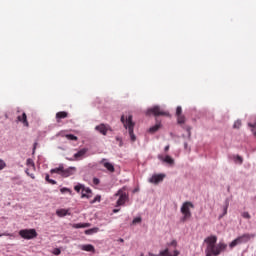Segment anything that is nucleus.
<instances>
[{
	"label": "nucleus",
	"instance_id": "30",
	"mask_svg": "<svg viewBox=\"0 0 256 256\" xmlns=\"http://www.w3.org/2000/svg\"><path fill=\"white\" fill-rule=\"evenodd\" d=\"M91 203H101V195H97L92 201Z\"/></svg>",
	"mask_w": 256,
	"mask_h": 256
},
{
	"label": "nucleus",
	"instance_id": "17",
	"mask_svg": "<svg viewBox=\"0 0 256 256\" xmlns=\"http://www.w3.org/2000/svg\"><path fill=\"white\" fill-rule=\"evenodd\" d=\"M80 249L82 251H87L88 253H95V246L91 245V244H85L80 246Z\"/></svg>",
	"mask_w": 256,
	"mask_h": 256
},
{
	"label": "nucleus",
	"instance_id": "2",
	"mask_svg": "<svg viewBox=\"0 0 256 256\" xmlns=\"http://www.w3.org/2000/svg\"><path fill=\"white\" fill-rule=\"evenodd\" d=\"M256 234L255 233H244L241 236H238L235 238L232 242H230L229 247L230 249H233L237 247V245H243L245 243H249L251 239H255Z\"/></svg>",
	"mask_w": 256,
	"mask_h": 256
},
{
	"label": "nucleus",
	"instance_id": "29",
	"mask_svg": "<svg viewBox=\"0 0 256 256\" xmlns=\"http://www.w3.org/2000/svg\"><path fill=\"white\" fill-rule=\"evenodd\" d=\"M141 221H142L141 216H138L133 219L132 224L137 225V224L141 223Z\"/></svg>",
	"mask_w": 256,
	"mask_h": 256
},
{
	"label": "nucleus",
	"instance_id": "35",
	"mask_svg": "<svg viewBox=\"0 0 256 256\" xmlns=\"http://www.w3.org/2000/svg\"><path fill=\"white\" fill-rule=\"evenodd\" d=\"M185 129L188 133V137H191V126H186Z\"/></svg>",
	"mask_w": 256,
	"mask_h": 256
},
{
	"label": "nucleus",
	"instance_id": "44",
	"mask_svg": "<svg viewBox=\"0 0 256 256\" xmlns=\"http://www.w3.org/2000/svg\"><path fill=\"white\" fill-rule=\"evenodd\" d=\"M171 245H174L175 247H177V241L173 240Z\"/></svg>",
	"mask_w": 256,
	"mask_h": 256
},
{
	"label": "nucleus",
	"instance_id": "28",
	"mask_svg": "<svg viewBox=\"0 0 256 256\" xmlns=\"http://www.w3.org/2000/svg\"><path fill=\"white\" fill-rule=\"evenodd\" d=\"M241 216L243 217V219H251V214H249V212L247 211L242 212Z\"/></svg>",
	"mask_w": 256,
	"mask_h": 256
},
{
	"label": "nucleus",
	"instance_id": "45",
	"mask_svg": "<svg viewBox=\"0 0 256 256\" xmlns=\"http://www.w3.org/2000/svg\"><path fill=\"white\" fill-rule=\"evenodd\" d=\"M169 145L165 146L164 151H169Z\"/></svg>",
	"mask_w": 256,
	"mask_h": 256
},
{
	"label": "nucleus",
	"instance_id": "19",
	"mask_svg": "<svg viewBox=\"0 0 256 256\" xmlns=\"http://www.w3.org/2000/svg\"><path fill=\"white\" fill-rule=\"evenodd\" d=\"M104 167L110 171V173H113L115 171V166H113V164L109 163V162H105L104 163Z\"/></svg>",
	"mask_w": 256,
	"mask_h": 256
},
{
	"label": "nucleus",
	"instance_id": "49",
	"mask_svg": "<svg viewBox=\"0 0 256 256\" xmlns=\"http://www.w3.org/2000/svg\"><path fill=\"white\" fill-rule=\"evenodd\" d=\"M30 177L32 178V179H35V176L32 174V175H30Z\"/></svg>",
	"mask_w": 256,
	"mask_h": 256
},
{
	"label": "nucleus",
	"instance_id": "27",
	"mask_svg": "<svg viewBox=\"0 0 256 256\" xmlns=\"http://www.w3.org/2000/svg\"><path fill=\"white\" fill-rule=\"evenodd\" d=\"M66 139H68L69 141H77V136L73 135V134H67Z\"/></svg>",
	"mask_w": 256,
	"mask_h": 256
},
{
	"label": "nucleus",
	"instance_id": "1",
	"mask_svg": "<svg viewBox=\"0 0 256 256\" xmlns=\"http://www.w3.org/2000/svg\"><path fill=\"white\" fill-rule=\"evenodd\" d=\"M204 243H206V256H219L221 253L227 251V244L224 242L217 244V236L215 235L205 238Z\"/></svg>",
	"mask_w": 256,
	"mask_h": 256
},
{
	"label": "nucleus",
	"instance_id": "24",
	"mask_svg": "<svg viewBox=\"0 0 256 256\" xmlns=\"http://www.w3.org/2000/svg\"><path fill=\"white\" fill-rule=\"evenodd\" d=\"M177 122L180 124V125H183V123H185V116L183 114H180L177 116Z\"/></svg>",
	"mask_w": 256,
	"mask_h": 256
},
{
	"label": "nucleus",
	"instance_id": "33",
	"mask_svg": "<svg viewBox=\"0 0 256 256\" xmlns=\"http://www.w3.org/2000/svg\"><path fill=\"white\" fill-rule=\"evenodd\" d=\"M181 113H183V108H181V106H178L176 108V115L179 116V115H182Z\"/></svg>",
	"mask_w": 256,
	"mask_h": 256
},
{
	"label": "nucleus",
	"instance_id": "31",
	"mask_svg": "<svg viewBox=\"0 0 256 256\" xmlns=\"http://www.w3.org/2000/svg\"><path fill=\"white\" fill-rule=\"evenodd\" d=\"M241 127V120H237L234 122L233 128L234 129H239Z\"/></svg>",
	"mask_w": 256,
	"mask_h": 256
},
{
	"label": "nucleus",
	"instance_id": "7",
	"mask_svg": "<svg viewBox=\"0 0 256 256\" xmlns=\"http://www.w3.org/2000/svg\"><path fill=\"white\" fill-rule=\"evenodd\" d=\"M165 177H167V175H165L164 173L153 174L148 179V183H151L152 185H159V183H163Z\"/></svg>",
	"mask_w": 256,
	"mask_h": 256
},
{
	"label": "nucleus",
	"instance_id": "20",
	"mask_svg": "<svg viewBox=\"0 0 256 256\" xmlns=\"http://www.w3.org/2000/svg\"><path fill=\"white\" fill-rule=\"evenodd\" d=\"M121 122L123 123L125 129L129 127V118L125 117V115L121 116Z\"/></svg>",
	"mask_w": 256,
	"mask_h": 256
},
{
	"label": "nucleus",
	"instance_id": "21",
	"mask_svg": "<svg viewBox=\"0 0 256 256\" xmlns=\"http://www.w3.org/2000/svg\"><path fill=\"white\" fill-rule=\"evenodd\" d=\"M90 226L91 224L89 223H79L74 225L75 229H85L86 227H90Z\"/></svg>",
	"mask_w": 256,
	"mask_h": 256
},
{
	"label": "nucleus",
	"instance_id": "9",
	"mask_svg": "<svg viewBox=\"0 0 256 256\" xmlns=\"http://www.w3.org/2000/svg\"><path fill=\"white\" fill-rule=\"evenodd\" d=\"M179 251L178 250H174V251H169V248H166L164 250H161L158 254H151L149 253V255L151 256H179Z\"/></svg>",
	"mask_w": 256,
	"mask_h": 256
},
{
	"label": "nucleus",
	"instance_id": "50",
	"mask_svg": "<svg viewBox=\"0 0 256 256\" xmlns=\"http://www.w3.org/2000/svg\"><path fill=\"white\" fill-rule=\"evenodd\" d=\"M133 193H137V189L133 190Z\"/></svg>",
	"mask_w": 256,
	"mask_h": 256
},
{
	"label": "nucleus",
	"instance_id": "48",
	"mask_svg": "<svg viewBox=\"0 0 256 256\" xmlns=\"http://www.w3.org/2000/svg\"><path fill=\"white\" fill-rule=\"evenodd\" d=\"M184 147H185V149H187V142L184 143Z\"/></svg>",
	"mask_w": 256,
	"mask_h": 256
},
{
	"label": "nucleus",
	"instance_id": "5",
	"mask_svg": "<svg viewBox=\"0 0 256 256\" xmlns=\"http://www.w3.org/2000/svg\"><path fill=\"white\" fill-rule=\"evenodd\" d=\"M19 235L20 237H22V239H27V240L35 239V237H37V230L22 229L19 231Z\"/></svg>",
	"mask_w": 256,
	"mask_h": 256
},
{
	"label": "nucleus",
	"instance_id": "47",
	"mask_svg": "<svg viewBox=\"0 0 256 256\" xmlns=\"http://www.w3.org/2000/svg\"><path fill=\"white\" fill-rule=\"evenodd\" d=\"M37 149V143L34 144V151Z\"/></svg>",
	"mask_w": 256,
	"mask_h": 256
},
{
	"label": "nucleus",
	"instance_id": "22",
	"mask_svg": "<svg viewBox=\"0 0 256 256\" xmlns=\"http://www.w3.org/2000/svg\"><path fill=\"white\" fill-rule=\"evenodd\" d=\"M161 128V124H155L154 126L149 128V133H156Z\"/></svg>",
	"mask_w": 256,
	"mask_h": 256
},
{
	"label": "nucleus",
	"instance_id": "3",
	"mask_svg": "<svg viewBox=\"0 0 256 256\" xmlns=\"http://www.w3.org/2000/svg\"><path fill=\"white\" fill-rule=\"evenodd\" d=\"M74 191L81 193V199H91V197H93V190L81 183L74 186Z\"/></svg>",
	"mask_w": 256,
	"mask_h": 256
},
{
	"label": "nucleus",
	"instance_id": "11",
	"mask_svg": "<svg viewBox=\"0 0 256 256\" xmlns=\"http://www.w3.org/2000/svg\"><path fill=\"white\" fill-rule=\"evenodd\" d=\"M115 197H118V200L116 202V207H121V205H125V201L127 199V195L123 194L122 191H119Z\"/></svg>",
	"mask_w": 256,
	"mask_h": 256
},
{
	"label": "nucleus",
	"instance_id": "12",
	"mask_svg": "<svg viewBox=\"0 0 256 256\" xmlns=\"http://www.w3.org/2000/svg\"><path fill=\"white\" fill-rule=\"evenodd\" d=\"M87 151H89V149L83 148L80 151H78L77 153H75L74 161H81V159H83V157H85V155L87 154Z\"/></svg>",
	"mask_w": 256,
	"mask_h": 256
},
{
	"label": "nucleus",
	"instance_id": "41",
	"mask_svg": "<svg viewBox=\"0 0 256 256\" xmlns=\"http://www.w3.org/2000/svg\"><path fill=\"white\" fill-rule=\"evenodd\" d=\"M91 231L92 233H99V228H92Z\"/></svg>",
	"mask_w": 256,
	"mask_h": 256
},
{
	"label": "nucleus",
	"instance_id": "40",
	"mask_svg": "<svg viewBox=\"0 0 256 256\" xmlns=\"http://www.w3.org/2000/svg\"><path fill=\"white\" fill-rule=\"evenodd\" d=\"M93 183H94V185H99V179L94 178V179H93Z\"/></svg>",
	"mask_w": 256,
	"mask_h": 256
},
{
	"label": "nucleus",
	"instance_id": "18",
	"mask_svg": "<svg viewBox=\"0 0 256 256\" xmlns=\"http://www.w3.org/2000/svg\"><path fill=\"white\" fill-rule=\"evenodd\" d=\"M251 122H248V127L251 128L253 135L256 137V116H253Z\"/></svg>",
	"mask_w": 256,
	"mask_h": 256
},
{
	"label": "nucleus",
	"instance_id": "51",
	"mask_svg": "<svg viewBox=\"0 0 256 256\" xmlns=\"http://www.w3.org/2000/svg\"><path fill=\"white\" fill-rule=\"evenodd\" d=\"M26 173H27V175H29V172H28V170H26Z\"/></svg>",
	"mask_w": 256,
	"mask_h": 256
},
{
	"label": "nucleus",
	"instance_id": "10",
	"mask_svg": "<svg viewBox=\"0 0 256 256\" xmlns=\"http://www.w3.org/2000/svg\"><path fill=\"white\" fill-rule=\"evenodd\" d=\"M157 157L162 163H166L167 165H175V159L169 155L163 156L162 154H159Z\"/></svg>",
	"mask_w": 256,
	"mask_h": 256
},
{
	"label": "nucleus",
	"instance_id": "23",
	"mask_svg": "<svg viewBox=\"0 0 256 256\" xmlns=\"http://www.w3.org/2000/svg\"><path fill=\"white\" fill-rule=\"evenodd\" d=\"M56 214L58 215V217H65V215H67V210L65 209L57 210Z\"/></svg>",
	"mask_w": 256,
	"mask_h": 256
},
{
	"label": "nucleus",
	"instance_id": "34",
	"mask_svg": "<svg viewBox=\"0 0 256 256\" xmlns=\"http://www.w3.org/2000/svg\"><path fill=\"white\" fill-rule=\"evenodd\" d=\"M61 193H71V190L69 188H62L60 189Z\"/></svg>",
	"mask_w": 256,
	"mask_h": 256
},
{
	"label": "nucleus",
	"instance_id": "15",
	"mask_svg": "<svg viewBox=\"0 0 256 256\" xmlns=\"http://www.w3.org/2000/svg\"><path fill=\"white\" fill-rule=\"evenodd\" d=\"M17 121L22 123L24 127H29V121H27V114L23 113L21 116L17 117Z\"/></svg>",
	"mask_w": 256,
	"mask_h": 256
},
{
	"label": "nucleus",
	"instance_id": "36",
	"mask_svg": "<svg viewBox=\"0 0 256 256\" xmlns=\"http://www.w3.org/2000/svg\"><path fill=\"white\" fill-rule=\"evenodd\" d=\"M53 253L54 255H61V250L59 248H56Z\"/></svg>",
	"mask_w": 256,
	"mask_h": 256
},
{
	"label": "nucleus",
	"instance_id": "52",
	"mask_svg": "<svg viewBox=\"0 0 256 256\" xmlns=\"http://www.w3.org/2000/svg\"><path fill=\"white\" fill-rule=\"evenodd\" d=\"M121 145H122V144H121V142H120V147H121Z\"/></svg>",
	"mask_w": 256,
	"mask_h": 256
},
{
	"label": "nucleus",
	"instance_id": "16",
	"mask_svg": "<svg viewBox=\"0 0 256 256\" xmlns=\"http://www.w3.org/2000/svg\"><path fill=\"white\" fill-rule=\"evenodd\" d=\"M69 117V113L65 111H60L56 113V121L59 123L61 119H67Z\"/></svg>",
	"mask_w": 256,
	"mask_h": 256
},
{
	"label": "nucleus",
	"instance_id": "13",
	"mask_svg": "<svg viewBox=\"0 0 256 256\" xmlns=\"http://www.w3.org/2000/svg\"><path fill=\"white\" fill-rule=\"evenodd\" d=\"M129 135H130V140L132 142L137 141V136L133 134V120L131 119V116L129 117Z\"/></svg>",
	"mask_w": 256,
	"mask_h": 256
},
{
	"label": "nucleus",
	"instance_id": "37",
	"mask_svg": "<svg viewBox=\"0 0 256 256\" xmlns=\"http://www.w3.org/2000/svg\"><path fill=\"white\" fill-rule=\"evenodd\" d=\"M48 183H50V185H57V181L53 180V179H50L48 181Z\"/></svg>",
	"mask_w": 256,
	"mask_h": 256
},
{
	"label": "nucleus",
	"instance_id": "6",
	"mask_svg": "<svg viewBox=\"0 0 256 256\" xmlns=\"http://www.w3.org/2000/svg\"><path fill=\"white\" fill-rule=\"evenodd\" d=\"M71 169L73 168H69V169H65L63 167V165H60L57 168H53L50 170V173L53 175V173H57V175H61L62 177H70L71 173Z\"/></svg>",
	"mask_w": 256,
	"mask_h": 256
},
{
	"label": "nucleus",
	"instance_id": "46",
	"mask_svg": "<svg viewBox=\"0 0 256 256\" xmlns=\"http://www.w3.org/2000/svg\"><path fill=\"white\" fill-rule=\"evenodd\" d=\"M113 213H119V209H114Z\"/></svg>",
	"mask_w": 256,
	"mask_h": 256
},
{
	"label": "nucleus",
	"instance_id": "38",
	"mask_svg": "<svg viewBox=\"0 0 256 256\" xmlns=\"http://www.w3.org/2000/svg\"><path fill=\"white\" fill-rule=\"evenodd\" d=\"M227 209H229V204H226V206L224 207L223 215H227Z\"/></svg>",
	"mask_w": 256,
	"mask_h": 256
},
{
	"label": "nucleus",
	"instance_id": "8",
	"mask_svg": "<svg viewBox=\"0 0 256 256\" xmlns=\"http://www.w3.org/2000/svg\"><path fill=\"white\" fill-rule=\"evenodd\" d=\"M146 115H155V117H159L160 115H169V113L161 110L159 106H154L147 110Z\"/></svg>",
	"mask_w": 256,
	"mask_h": 256
},
{
	"label": "nucleus",
	"instance_id": "26",
	"mask_svg": "<svg viewBox=\"0 0 256 256\" xmlns=\"http://www.w3.org/2000/svg\"><path fill=\"white\" fill-rule=\"evenodd\" d=\"M26 165H27L28 167H32L33 169H35V162H33V159H31V158H28V159L26 160Z\"/></svg>",
	"mask_w": 256,
	"mask_h": 256
},
{
	"label": "nucleus",
	"instance_id": "25",
	"mask_svg": "<svg viewBox=\"0 0 256 256\" xmlns=\"http://www.w3.org/2000/svg\"><path fill=\"white\" fill-rule=\"evenodd\" d=\"M234 162L239 163V165H243V157L239 155L234 156Z\"/></svg>",
	"mask_w": 256,
	"mask_h": 256
},
{
	"label": "nucleus",
	"instance_id": "14",
	"mask_svg": "<svg viewBox=\"0 0 256 256\" xmlns=\"http://www.w3.org/2000/svg\"><path fill=\"white\" fill-rule=\"evenodd\" d=\"M95 129H96V131L101 133V135H107V131H109V126H107L105 124H100V125L96 126Z\"/></svg>",
	"mask_w": 256,
	"mask_h": 256
},
{
	"label": "nucleus",
	"instance_id": "43",
	"mask_svg": "<svg viewBox=\"0 0 256 256\" xmlns=\"http://www.w3.org/2000/svg\"><path fill=\"white\" fill-rule=\"evenodd\" d=\"M9 236H11V234H7V233L0 234V237H9Z\"/></svg>",
	"mask_w": 256,
	"mask_h": 256
},
{
	"label": "nucleus",
	"instance_id": "4",
	"mask_svg": "<svg viewBox=\"0 0 256 256\" xmlns=\"http://www.w3.org/2000/svg\"><path fill=\"white\" fill-rule=\"evenodd\" d=\"M195 206L191 202H184L180 208V212L182 213L183 217L181 218V221L185 223L187 219H191V209H193Z\"/></svg>",
	"mask_w": 256,
	"mask_h": 256
},
{
	"label": "nucleus",
	"instance_id": "39",
	"mask_svg": "<svg viewBox=\"0 0 256 256\" xmlns=\"http://www.w3.org/2000/svg\"><path fill=\"white\" fill-rule=\"evenodd\" d=\"M85 234L86 235H91V234H93V230L88 229V230L85 231Z\"/></svg>",
	"mask_w": 256,
	"mask_h": 256
},
{
	"label": "nucleus",
	"instance_id": "32",
	"mask_svg": "<svg viewBox=\"0 0 256 256\" xmlns=\"http://www.w3.org/2000/svg\"><path fill=\"white\" fill-rule=\"evenodd\" d=\"M5 167H7V164L5 163V161L0 159V171H3Z\"/></svg>",
	"mask_w": 256,
	"mask_h": 256
},
{
	"label": "nucleus",
	"instance_id": "42",
	"mask_svg": "<svg viewBox=\"0 0 256 256\" xmlns=\"http://www.w3.org/2000/svg\"><path fill=\"white\" fill-rule=\"evenodd\" d=\"M45 180L47 181V183H49V181L51 180V178H49V174L45 175Z\"/></svg>",
	"mask_w": 256,
	"mask_h": 256
}]
</instances>
